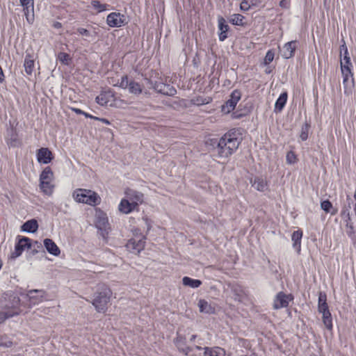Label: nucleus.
<instances>
[{
	"instance_id": "7ed1b4c3",
	"label": "nucleus",
	"mask_w": 356,
	"mask_h": 356,
	"mask_svg": "<svg viewBox=\"0 0 356 356\" xmlns=\"http://www.w3.org/2000/svg\"><path fill=\"white\" fill-rule=\"evenodd\" d=\"M72 197L79 203L90 206H97L101 203V197L96 192L86 188L74 190L72 193Z\"/></svg>"
},
{
	"instance_id": "393cba45",
	"label": "nucleus",
	"mask_w": 356,
	"mask_h": 356,
	"mask_svg": "<svg viewBox=\"0 0 356 356\" xmlns=\"http://www.w3.org/2000/svg\"><path fill=\"white\" fill-rule=\"evenodd\" d=\"M252 186L258 191H265L267 189V181L265 179L257 177L254 179Z\"/></svg>"
},
{
	"instance_id": "c756f323",
	"label": "nucleus",
	"mask_w": 356,
	"mask_h": 356,
	"mask_svg": "<svg viewBox=\"0 0 356 356\" xmlns=\"http://www.w3.org/2000/svg\"><path fill=\"white\" fill-rule=\"evenodd\" d=\"M128 90L131 94L135 95H140L143 91L141 85L134 81H130Z\"/></svg>"
},
{
	"instance_id": "a211bd4d",
	"label": "nucleus",
	"mask_w": 356,
	"mask_h": 356,
	"mask_svg": "<svg viewBox=\"0 0 356 356\" xmlns=\"http://www.w3.org/2000/svg\"><path fill=\"white\" fill-rule=\"evenodd\" d=\"M303 233L301 230L298 229L292 233L291 241L293 249L299 254L301 251V240Z\"/></svg>"
},
{
	"instance_id": "423d86ee",
	"label": "nucleus",
	"mask_w": 356,
	"mask_h": 356,
	"mask_svg": "<svg viewBox=\"0 0 356 356\" xmlns=\"http://www.w3.org/2000/svg\"><path fill=\"white\" fill-rule=\"evenodd\" d=\"M17 241L15 245V250L10 254V259H15L21 256L26 249L31 247V240L26 236H17Z\"/></svg>"
},
{
	"instance_id": "ddd939ff",
	"label": "nucleus",
	"mask_w": 356,
	"mask_h": 356,
	"mask_svg": "<svg viewBox=\"0 0 356 356\" xmlns=\"http://www.w3.org/2000/svg\"><path fill=\"white\" fill-rule=\"evenodd\" d=\"M241 97V92L238 90H234L230 95V98L227 100L226 106H224V113H230L233 111L240 100Z\"/></svg>"
},
{
	"instance_id": "37998d69",
	"label": "nucleus",
	"mask_w": 356,
	"mask_h": 356,
	"mask_svg": "<svg viewBox=\"0 0 356 356\" xmlns=\"http://www.w3.org/2000/svg\"><path fill=\"white\" fill-rule=\"evenodd\" d=\"M218 38L222 41V17H218Z\"/></svg>"
},
{
	"instance_id": "f257e3e1",
	"label": "nucleus",
	"mask_w": 356,
	"mask_h": 356,
	"mask_svg": "<svg viewBox=\"0 0 356 356\" xmlns=\"http://www.w3.org/2000/svg\"><path fill=\"white\" fill-rule=\"evenodd\" d=\"M340 67L344 92L349 95L353 91L355 81L352 72L353 64L346 45H342L340 48Z\"/></svg>"
},
{
	"instance_id": "6e6d98bb",
	"label": "nucleus",
	"mask_w": 356,
	"mask_h": 356,
	"mask_svg": "<svg viewBox=\"0 0 356 356\" xmlns=\"http://www.w3.org/2000/svg\"><path fill=\"white\" fill-rule=\"evenodd\" d=\"M60 26V23H58V24H56V26Z\"/></svg>"
},
{
	"instance_id": "09e8293b",
	"label": "nucleus",
	"mask_w": 356,
	"mask_h": 356,
	"mask_svg": "<svg viewBox=\"0 0 356 356\" xmlns=\"http://www.w3.org/2000/svg\"><path fill=\"white\" fill-rule=\"evenodd\" d=\"M95 120L100 121V122H102L106 124H108V125L111 124V122L106 118H101L97 117V118H95Z\"/></svg>"
},
{
	"instance_id": "5fc2aeb1",
	"label": "nucleus",
	"mask_w": 356,
	"mask_h": 356,
	"mask_svg": "<svg viewBox=\"0 0 356 356\" xmlns=\"http://www.w3.org/2000/svg\"><path fill=\"white\" fill-rule=\"evenodd\" d=\"M232 115H233V118H238V117L240 116V115H236V113H233V114H232Z\"/></svg>"
},
{
	"instance_id": "6e6552de",
	"label": "nucleus",
	"mask_w": 356,
	"mask_h": 356,
	"mask_svg": "<svg viewBox=\"0 0 356 356\" xmlns=\"http://www.w3.org/2000/svg\"><path fill=\"white\" fill-rule=\"evenodd\" d=\"M95 225L96 227L102 232L103 236H104V233L106 234L108 233V229L110 228L108 217L103 211H97L95 216Z\"/></svg>"
},
{
	"instance_id": "9d476101",
	"label": "nucleus",
	"mask_w": 356,
	"mask_h": 356,
	"mask_svg": "<svg viewBox=\"0 0 356 356\" xmlns=\"http://www.w3.org/2000/svg\"><path fill=\"white\" fill-rule=\"evenodd\" d=\"M20 5L23 7V11L29 24L34 21V0H19Z\"/></svg>"
},
{
	"instance_id": "72a5a7b5",
	"label": "nucleus",
	"mask_w": 356,
	"mask_h": 356,
	"mask_svg": "<svg viewBox=\"0 0 356 356\" xmlns=\"http://www.w3.org/2000/svg\"><path fill=\"white\" fill-rule=\"evenodd\" d=\"M286 162L289 165H293L296 163L298 162L296 154L292 151L288 152L286 155Z\"/></svg>"
},
{
	"instance_id": "3c124183",
	"label": "nucleus",
	"mask_w": 356,
	"mask_h": 356,
	"mask_svg": "<svg viewBox=\"0 0 356 356\" xmlns=\"http://www.w3.org/2000/svg\"><path fill=\"white\" fill-rule=\"evenodd\" d=\"M83 115H84L86 118H91V119H94V120H95V118H96L95 116H93V115H92L88 113H86V112H84Z\"/></svg>"
},
{
	"instance_id": "c03bdc74",
	"label": "nucleus",
	"mask_w": 356,
	"mask_h": 356,
	"mask_svg": "<svg viewBox=\"0 0 356 356\" xmlns=\"http://www.w3.org/2000/svg\"><path fill=\"white\" fill-rule=\"evenodd\" d=\"M192 102H193V104L197 105H203L208 104L209 102V100L207 99H203L202 97H197L195 99H193Z\"/></svg>"
},
{
	"instance_id": "bb28decb",
	"label": "nucleus",
	"mask_w": 356,
	"mask_h": 356,
	"mask_svg": "<svg viewBox=\"0 0 356 356\" xmlns=\"http://www.w3.org/2000/svg\"><path fill=\"white\" fill-rule=\"evenodd\" d=\"M287 101V93L283 92L282 93L279 98L277 99L275 104V110L276 111H281L284 106H285Z\"/></svg>"
},
{
	"instance_id": "79ce46f5",
	"label": "nucleus",
	"mask_w": 356,
	"mask_h": 356,
	"mask_svg": "<svg viewBox=\"0 0 356 356\" xmlns=\"http://www.w3.org/2000/svg\"><path fill=\"white\" fill-rule=\"evenodd\" d=\"M58 59L61 63L64 64H67L68 60H70V56L67 53L60 52L58 54Z\"/></svg>"
},
{
	"instance_id": "49530a36",
	"label": "nucleus",
	"mask_w": 356,
	"mask_h": 356,
	"mask_svg": "<svg viewBox=\"0 0 356 356\" xmlns=\"http://www.w3.org/2000/svg\"><path fill=\"white\" fill-rule=\"evenodd\" d=\"M300 137L301 138L302 140H307V137H308V134H307V129L305 128V130H302L300 135Z\"/></svg>"
},
{
	"instance_id": "c85d7f7f",
	"label": "nucleus",
	"mask_w": 356,
	"mask_h": 356,
	"mask_svg": "<svg viewBox=\"0 0 356 356\" xmlns=\"http://www.w3.org/2000/svg\"><path fill=\"white\" fill-rule=\"evenodd\" d=\"M53 179V172L50 167H46L40 175V181H51Z\"/></svg>"
},
{
	"instance_id": "1a4fd4ad",
	"label": "nucleus",
	"mask_w": 356,
	"mask_h": 356,
	"mask_svg": "<svg viewBox=\"0 0 356 356\" xmlns=\"http://www.w3.org/2000/svg\"><path fill=\"white\" fill-rule=\"evenodd\" d=\"M106 22L111 27H121L127 23L126 17L120 13H111L107 16Z\"/></svg>"
},
{
	"instance_id": "0eeeda50",
	"label": "nucleus",
	"mask_w": 356,
	"mask_h": 356,
	"mask_svg": "<svg viewBox=\"0 0 356 356\" xmlns=\"http://www.w3.org/2000/svg\"><path fill=\"white\" fill-rule=\"evenodd\" d=\"M293 299V297L291 294L280 292L275 296L273 300V307L275 309L286 307Z\"/></svg>"
},
{
	"instance_id": "cd10ccee",
	"label": "nucleus",
	"mask_w": 356,
	"mask_h": 356,
	"mask_svg": "<svg viewBox=\"0 0 356 356\" xmlns=\"http://www.w3.org/2000/svg\"><path fill=\"white\" fill-rule=\"evenodd\" d=\"M322 314V321L325 327L329 330H332V315L330 310L325 312V313H321Z\"/></svg>"
},
{
	"instance_id": "f8f14e48",
	"label": "nucleus",
	"mask_w": 356,
	"mask_h": 356,
	"mask_svg": "<svg viewBox=\"0 0 356 356\" xmlns=\"http://www.w3.org/2000/svg\"><path fill=\"white\" fill-rule=\"evenodd\" d=\"M31 306L38 305L45 299V292L42 290H30L27 295Z\"/></svg>"
},
{
	"instance_id": "e433bc0d",
	"label": "nucleus",
	"mask_w": 356,
	"mask_h": 356,
	"mask_svg": "<svg viewBox=\"0 0 356 356\" xmlns=\"http://www.w3.org/2000/svg\"><path fill=\"white\" fill-rule=\"evenodd\" d=\"M77 32L81 35L86 36L87 38H91L92 39H94L97 35L96 31H94L93 33H91L88 29L84 28H79L77 29Z\"/></svg>"
},
{
	"instance_id": "f03ea898",
	"label": "nucleus",
	"mask_w": 356,
	"mask_h": 356,
	"mask_svg": "<svg viewBox=\"0 0 356 356\" xmlns=\"http://www.w3.org/2000/svg\"><path fill=\"white\" fill-rule=\"evenodd\" d=\"M1 304L6 311L0 312V323L20 313V299L15 293L11 291H7L3 294Z\"/></svg>"
},
{
	"instance_id": "13d9d810",
	"label": "nucleus",
	"mask_w": 356,
	"mask_h": 356,
	"mask_svg": "<svg viewBox=\"0 0 356 356\" xmlns=\"http://www.w3.org/2000/svg\"><path fill=\"white\" fill-rule=\"evenodd\" d=\"M60 26V23H58V24H56V26Z\"/></svg>"
},
{
	"instance_id": "9b49d317",
	"label": "nucleus",
	"mask_w": 356,
	"mask_h": 356,
	"mask_svg": "<svg viewBox=\"0 0 356 356\" xmlns=\"http://www.w3.org/2000/svg\"><path fill=\"white\" fill-rule=\"evenodd\" d=\"M145 238H131L127 243V248L134 252L140 253L145 248Z\"/></svg>"
},
{
	"instance_id": "864d4df0",
	"label": "nucleus",
	"mask_w": 356,
	"mask_h": 356,
	"mask_svg": "<svg viewBox=\"0 0 356 356\" xmlns=\"http://www.w3.org/2000/svg\"><path fill=\"white\" fill-rule=\"evenodd\" d=\"M196 337H197V335H195V334L191 335V337L190 338V341H193L196 339Z\"/></svg>"
},
{
	"instance_id": "aec40b11",
	"label": "nucleus",
	"mask_w": 356,
	"mask_h": 356,
	"mask_svg": "<svg viewBox=\"0 0 356 356\" xmlns=\"http://www.w3.org/2000/svg\"><path fill=\"white\" fill-rule=\"evenodd\" d=\"M44 245L47 250V251L54 255L58 256L60 253L59 248L57 245L50 238H45L44 240Z\"/></svg>"
},
{
	"instance_id": "4c0bfd02",
	"label": "nucleus",
	"mask_w": 356,
	"mask_h": 356,
	"mask_svg": "<svg viewBox=\"0 0 356 356\" xmlns=\"http://www.w3.org/2000/svg\"><path fill=\"white\" fill-rule=\"evenodd\" d=\"M91 5L93 8L97 10V12H103L106 10L107 5L101 3L99 1H92Z\"/></svg>"
},
{
	"instance_id": "5701e85b",
	"label": "nucleus",
	"mask_w": 356,
	"mask_h": 356,
	"mask_svg": "<svg viewBox=\"0 0 356 356\" xmlns=\"http://www.w3.org/2000/svg\"><path fill=\"white\" fill-rule=\"evenodd\" d=\"M328 305L327 304L326 295L323 293H320L318 296V311L319 313H325L328 311Z\"/></svg>"
},
{
	"instance_id": "20e7f679",
	"label": "nucleus",
	"mask_w": 356,
	"mask_h": 356,
	"mask_svg": "<svg viewBox=\"0 0 356 356\" xmlns=\"http://www.w3.org/2000/svg\"><path fill=\"white\" fill-rule=\"evenodd\" d=\"M111 295L112 292L106 285L102 284L99 286L98 291L95 293V297L92 302V305L98 312H104L106 311Z\"/></svg>"
},
{
	"instance_id": "f3484780",
	"label": "nucleus",
	"mask_w": 356,
	"mask_h": 356,
	"mask_svg": "<svg viewBox=\"0 0 356 356\" xmlns=\"http://www.w3.org/2000/svg\"><path fill=\"white\" fill-rule=\"evenodd\" d=\"M154 88L158 92L168 96H173L177 92L172 86L163 83H156Z\"/></svg>"
},
{
	"instance_id": "f704fd0d",
	"label": "nucleus",
	"mask_w": 356,
	"mask_h": 356,
	"mask_svg": "<svg viewBox=\"0 0 356 356\" xmlns=\"http://www.w3.org/2000/svg\"><path fill=\"white\" fill-rule=\"evenodd\" d=\"M130 81H129L127 76H123L121 77L120 80L118 81L116 84H115V86H118L122 89L128 88L129 85Z\"/></svg>"
},
{
	"instance_id": "4be33fe9",
	"label": "nucleus",
	"mask_w": 356,
	"mask_h": 356,
	"mask_svg": "<svg viewBox=\"0 0 356 356\" xmlns=\"http://www.w3.org/2000/svg\"><path fill=\"white\" fill-rule=\"evenodd\" d=\"M22 231L27 233H35L38 229V223L35 219H31L25 222L22 227Z\"/></svg>"
},
{
	"instance_id": "b1692460",
	"label": "nucleus",
	"mask_w": 356,
	"mask_h": 356,
	"mask_svg": "<svg viewBox=\"0 0 356 356\" xmlns=\"http://www.w3.org/2000/svg\"><path fill=\"white\" fill-rule=\"evenodd\" d=\"M24 66L27 74L31 75L34 70V60L30 54L26 55Z\"/></svg>"
},
{
	"instance_id": "58836bf2",
	"label": "nucleus",
	"mask_w": 356,
	"mask_h": 356,
	"mask_svg": "<svg viewBox=\"0 0 356 356\" xmlns=\"http://www.w3.org/2000/svg\"><path fill=\"white\" fill-rule=\"evenodd\" d=\"M230 22L235 25H243V17L239 14L234 15L230 19Z\"/></svg>"
},
{
	"instance_id": "a878e982",
	"label": "nucleus",
	"mask_w": 356,
	"mask_h": 356,
	"mask_svg": "<svg viewBox=\"0 0 356 356\" xmlns=\"http://www.w3.org/2000/svg\"><path fill=\"white\" fill-rule=\"evenodd\" d=\"M182 283L184 286L193 289L198 288L202 284V282L200 280L193 279L186 276L183 277Z\"/></svg>"
},
{
	"instance_id": "6ab92c4d",
	"label": "nucleus",
	"mask_w": 356,
	"mask_h": 356,
	"mask_svg": "<svg viewBox=\"0 0 356 356\" xmlns=\"http://www.w3.org/2000/svg\"><path fill=\"white\" fill-rule=\"evenodd\" d=\"M296 48V42L294 41L286 43L281 49L282 56L286 59L291 58L293 56Z\"/></svg>"
},
{
	"instance_id": "39448f33",
	"label": "nucleus",
	"mask_w": 356,
	"mask_h": 356,
	"mask_svg": "<svg viewBox=\"0 0 356 356\" xmlns=\"http://www.w3.org/2000/svg\"><path fill=\"white\" fill-rule=\"evenodd\" d=\"M241 134L238 130L232 129L224 135V153L232 154L238 147Z\"/></svg>"
},
{
	"instance_id": "4d7b16f0",
	"label": "nucleus",
	"mask_w": 356,
	"mask_h": 356,
	"mask_svg": "<svg viewBox=\"0 0 356 356\" xmlns=\"http://www.w3.org/2000/svg\"><path fill=\"white\" fill-rule=\"evenodd\" d=\"M60 26V23H58V24H56V26Z\"/></svg>"
},
{
	"instance_id": "2eb2a0df",
	"label": "nucleus",
	"mask_w": 356,
	"mask_h": 356,
	"mask_svg": "<svg viewBox=\"0 0 356 356\" xmlns=\"http://www.w3.org/2000/svg\"><path fill=\"white\" fill-rule=\"evenodd\" d=\"M113 100L114 95L111 91L102 92L96 97V102L101 106H111Z\"/></svg>"
},
{
	"instance_id": "de8ad7c7",
	"label": "nucleus",
	"mask_w": 356,
	"mask_h": 356,
	"mask_svg": "<svg viewBox=\"0 0 356 356\" xmlns=\"http://www.w3.org/2000/svg\"><path fill=\"white\" fill-rule=\"evenodd\" d=\"M280 6L282 8H288L289 7V0H282L280 2Z\"/></svg>"
},
{
	"instance_id": "ea45409f",
	"label": "nucleus",
	"mask_w": 356,
	"mask_h": 356,
	"mask_svg": "<svg viewBox=\"0 0 356 356\" xmlns=\"http://www.w3.org/2000/svg\"><path fill=\"white\" fill-rule=\"evenodd\" d=\"M275 54L273 51L269 50L264 58V63L268 65L271 63L274 59Z\"/></svg>"
},
{
	"instance_id": "4468645a",
	"label": "nucleus",
	"mask_w": 356,
	"mask_h": 356,
	"mask_svg": "<svg viewBox=\"0 0 356 356\" xmlns=\"http://www.w3.org/2000/svg\"><path fill=\"white\" fill-rule=\"evenodd\" d=\"M36 156L38 163L43 164H48L53 159L51 152L46 147H42L39 149L38 150Z\"/></svg>"
},
{
	"instance_id": "8fccbe9b",
	"label": "nucleus",
	"mask_w": 356,
	"mask_h": 356,
	"mask_svg": "<svg viewBox=\"0 0 356 356\" xmlns=\"http://www.w3.org/2000/svg\"><path fill=\"white\" fill-rule=\"evenodd\" d=\"M72 110L76 114L83 115L84 113L83 111L77 108H72Z\"/></svg>"
},
{
	"instance_id": "a18cd8bd",
	"label": "nucleus",
	"mask_w": 356,
	"mask_h": 356,
	"mask_svg": "<svg viewBox=\"0 0 356 356\" xmlns=\"http://www.w3.org/2000/svg\"><path fill=\"white\" fill-rule=\"evenodd\" d=\"M13 343L10 341H4L2 339H0V346L9 348L12 346Z\"/></svg>"
},
{
	"instance_id": "a19ab883",
	"label": "nucleus",
	"mask_w": 356,
	"mask_h": 356,
	"mask_svg": "<svg viewBox=\"0 0 356 356\" xmlns=\"http://www.w3.org/2000/svg\"><path fill=\"white\" fill-rule=\"evenodd\" d=\"M321 207L323 211H325L327 213H329L331 212L332 205L330 202L325 200L321 202Z\"/></svg>"
},
{
	"instance_id": "603ef678",
	"label": "nucleus",
	"mask_w": 356,
	"mask_h": 356,
	"mask_svg": "<svg viewBox=\"0 0 356 356\" xmlns=\"http://www.w3.org/2000/svg\"><path fill=\"white\" fill-rule=\"evenodd\" d=\"M222 140V137L220 138L218 143V147L220 148V149H222V147L221 146V141Z\"/></svg>"
},
{
	"instance_id": "412c9836",
	"label": "nucleus",
	"mask_w": 356,
	"mask_h": 356,
	"mask_svg": "<svg viewBox=\"0 0 356 356\" xmlns=\"http://www.w3.org/2000/svg\"><path fill=\"white\" fill-rule=\"evenodd\" d=\"M118 209L120 212L128 214L133 211L136 207L128 199H122L119 204Z\"/></svg>"
},
{
	"instance_id": "2f4dec72",
	"label": "nucleus",
	"mask_w": 356,
	"mask_h": 356,
	"mask_svg": "<svg viewBox=\"0 0 356 356\" xmlns=\"http://www.w3.org/2000/svg\"><path fill=\"white\" fill-rule=\"evenodd\" d=\"M259 3V0H243L240 4V7L241 10H248L252 7L257 6Z\"/></svg>"
},
{
	"instance_id": "7c9ffc66",
	"label": "nucleus",
	"mask_w": 356,
	"mask_h": 356,
	"mask_svg": "<svg viewBox=\"0 0 356 356\" xmlns=\"http://www.w3.org/2000/svg\"><path fill=\"white\" fill-rule=\"evenodd\" d=\"M40 188L42 193L47 195H51L53 193L54 186L51 181H40Z\"/></svg>"
},
{
	"instance_id": "dca6fc26",
	"label": "nucleus",
	"mask_w": 356,
	"mask_h": 356,
	"mask_svg": "<svg viewBox=\"0 0 356 356\" xmlns=\"http://www.w3.org/2000/svg\"><path fill=\"white\" fill-rule=\"evenodd\" d=\"M127 198L135 204L136 208L138 207L139 204H141L143 202V194L140 192L128 189L125 192Z\"/></svg>"
},
{
	"instance_id": "473e14b6",
	"label": "nucleus",
	"mask_w": 356,
	"mask_h": 356,
	"mask_svg": "<svg viewBox=\"0 0 356 356\" xmlns=\"http://www.w3.org/2000/svg\"><path fill=\"white\" fill-rule=\"evenodd\" d=\"M204 349V356H222V350L218 347Z\"/></svg>"
},
{
	"instance_id": "c9c22d12",
	"label": "nucleus",
	"mask_w": 356,
	"mask_h": 356,
	"mask_svg": "<svg viewBox=\"0 0 356 356\" xmlns=\"http://www.w3.org/2000/svg\"><path fill=\"white\" fill-rule=\"evenodd\" d=\"M198 306L201 312L209 313L211 309L210 305L204 300H200Z\"/></svg>"
}]
</instances>
